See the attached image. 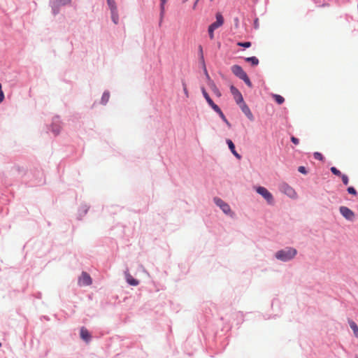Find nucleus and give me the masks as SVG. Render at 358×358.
<instances>
[{
    "label": "nucleus",
    "mask_w": 358,
    "mask_h": 358,
    "mask_svg": "<svg viewBox=\"0 0 358 358\" xmlns=\"http://www.w3.org/2000/svg\"><path fill=\"white\" fill-rule=\"evenodd\" d=\"M246 62H250L252 66H257L259 64V59L256 57H246Z\"/></svg>",
    "instance_id": "nucleus-20"
},
{
    "label": "nucleus",
    "mask_w": 358,
    "mask_h": 358,
    "mask_svg": "<svg viewBox=\"0 0 358 358\" xmlns=\"http://www.w3.org/2000/svg\"><path fill=\"white\" fill-rule=\"evenodd\" d=\"M214 31L215 30L213 29H212L210 27H208V32L209 38L211 40L214 39Z\"/></svg>",
    "instance_id": "nucleus-29"
},
{
    "label": "nucleus",
    "mask_w": 358,
    "mask_h": 358,
    "mask_svg": "<svg viewBox=\"0 0 358 358\" xmlns=\"http://www.w3.org/2000/svg\"><path fill=\"white\" fill-rule=\"evenodd\" d=\"M182 85H183L184 92L186 94V96H188V91H187V85H186V84L185 83H183Z\"/></svg>",
    "instance_id": "nucleus-35"
},
{
    "label": "nucleus",
    "mask_w": 358,
    "mask_h": 358,
    "mask_svg": "<svg viewBox=\"0 0 358 358\" xmlns=\"http://www.w3.org/2000/svg\"><path fill=\"white\" fill-rule=\"evenodd\" d=\"M331 171L333 174L337 176H340L342 175V173H341V171L339 170H338L336 167L334 166H332L331 168Z\"/></svg>",
    "instance_id": "nucleus-26"
},
{
    "label": "nucleus",
    "mask_w": 358,
    "mask_h": 358,
    "mask_svg": "<svg viewBox=\"0 0 358 358\" xmlns=\"http://www.w3.org/2000/svg\"><path fill=\"white\" fill-rule=\"evenodd\" d=\"M273 96H274V99H275V101L278 104H282L284 102V101H285L284 98L282 96H280V95L275 94Z\"/></svg>",
    "instance_id": "nucleus-23"
},
{
    "label": "nucleus",
    "mask_w": 358,
    "mask_h": 358,
    "mask_svg": "<svg viewBox=\"0 0 358 358\" xmlns=\"http://www.w3.org/2000/svg\"><path fill=\"white\" fill-rule=\"evenodd\" d=\"M205 74H206V78H207V80H208V86L210 87V88L212 90V91L217 96H221V93L220 92V90H218V88L216 87L215 84L214 83V82L210 79L206 69H205Z\"/></svg>",
    "instance_id": "nucleus-11"
},
{
    "label": "nucleus",
    "mask_w": 358,
    "mask_h": 358,
    "mask_svg": "<svg viewBox=\"0 0 358 358\" xmlns=\"http://www.w3.org/2000/svg\"><path fill=\"white\" fill-rule=\"evenodd\" d=\"M357 358H358V357H357Z\"/></svg>",
    "instance_id": "nucleus-37"
},
{
    "label": "nucleus",
    "mask_w": 358,
    "mask_h": 358,
    "mask_svg": "<svg viewBox=\"0 0 358 358\" xmlns=\"http://www.w3.org/2000/svg\"><path fill=\"white\" fill-rule=\"evenodd\" d=\"M202 94L206 99L208 103L211 106V108L215 110L216 109V107H219L217 105H216L213 100L209 96L208 94L206 92V90L202 87L201 88Z\"/></svg>",
    "instance_id": "nucleus-13"
},
{
    "label": "nucleus",
    "mask_w": 358,
    "mask_h": 358,
    "mask_svg": "<svg viewBox=\"0 0 358 358\" xmlns=\"http://www.w3.org/2000/svg\"><path fill=\"white\" fill-rule=\"evenodd\" d=\"M2 87H1V84H0V103L3 101L4 99V94L2 91Z\"/></svg>",
    "instance_id": "nucleus-32"
},
{
    "label": "nucleus",
    "mask_w": 358,
    "mask_h": 358,
    "mask_svg": "<svg viewBox=\"0 0 358 358\" xmlns=\"http://www.w3.org/2000/svg\"><path fill=\"white\" fill-rule=\"evenodd\" d=\"M127 280L128 283L130 284L131 285L136 286L139 283L138 280L134 279L130 275H128Z\"/></svg>",
    "instance_id": "nucleus-21"
},
{
    "label": "nucleus",
    "mask_w": 358,
    "mask_h": 358,
    "mask_svg": "<svg viewBox=\"0 0 358 358\" xmlns=\"http://www.w3.org/2000/svg\"><path fill=\"white\" fill-rule=\"evenodd\" d=\"M78 283L81 286H87L92 284V278L88 273L83 272L79 278Z\"/></svg>",
    "instance_id": "nucleus-7"
},
{
    "label": "nucleus",
    "mask_w": 358,
    "mask_h": 358,
    "mask_svg": "<svg viewBox=\"0 0 358 358\" xmlns=\"http://www.w3.org/2000/svg\"><path fill=\"white\" fill-rule=\"evenodd\" d=\"M107 3L110 9L117 8L115 0H107Z\"/></svg>",
    "instance_id": "nucleus-25"
},
{
    "label": "nucleus",
    "mask_w": 358,
    "mask_h": 358,
    "mask_svg": "<svg viewBox=\"0 0 358 358\" xmlns=\"http://www.w3.org/2000/svg\"><path fill=\"white\" fill-rule=\"evenodd\" d=\"M227 143L229 146V148L230 149L231 152L233 153V155L236 157L238 158V159H240L241 158V155L237 153V152L235 150V145L234 144V143L230 140V139H227Z\"/></svg>",
    "instance_id": "nucleus-14"
},
{
    "label": "nucleus",
    "mask_w": 358,
    "mask_h": 358,
    "mask_svg": "<svg viewBox=\"0 0 358 358\" xmlns=\"http://www.w3.org/2000/svg\"><path fill=\"white\" fill-rule=\"evenodd\" d=\"M341 179H342V181L343 182L344 185H347L349 182V179H348V176L345 175V174H342L341 176Z\"/></svg>",
    "instance_id": "nucleus-30"
},
{
    "label": "nucleus",
    "mask_w": 358,
    "mask_h": 358,
    "mask_svg": "<svg viewBox=\"0 0 358 358\" xmlns=\"http://www.w3.org/2000/svg\"><path fill=\"white\" fill-rule=\"evenodd\" d=\"M214 202L217 206H219L221 208L223 213H225L226 215H229L230 216H232L234 215V213L231 211L229 205L225 203L221 199L215 197L214 198Z\"/></svg>",
    "instance_id": "nucleus-2"
},
{
    "label": "nucleus",
    "mask_w": 358,
    "mask_h": 358,
    "mask_svg": "<svg viewBox=\"0 0 358 358\" xmlns=\"http://www.w3.org/2000/svg\"><path fill=\"white\" fill-rule=\"evenodd\" d=\"M256 191L266 199L268 204L273 203V196L266 188L264 187H258L256 188Z\"/></svg>",
    "instance_id": "nucleus-3"
},
{
    "label": "nucleus",
    "mask_w": 358,
    "mask_h": 358,
    "mask_svg": "<svg viewBox=\"0 0 358 358\" xmlns=\"http://www.w3.org/2000/svg\"><path fill=\"white\" fill-rule=\"evenodd\" d=\"M280 190L290 198H295L296 196L295 190L286 183L280 185Z\"/></svg>",
    "instance_id": "nucleus-5"
},
{
    "label": "nucleus",
    "mask_w": 358,
    "mask_h": 358,
    "mask_svg": "<svg viewBox=\"0 0 358 358\" xmlns=\"http://www.w3.org/2000/svg\"><path fill=\"white\" fill-rule=\"evenodd\" d=\"M109 97H110V94L108 92H104L103 96H102V98H101V103H103V104H106L108 99H109Z\"/></svg>",
    "instance_id": "nucleus-22"
},
{
    "label": "nucleus",
    "mask_w": 358,
    "mask_h": 358,
    "mask_svg": "<svg viewBox=\"0 0 358 358\" xmlns=\"http://www.w3.org/2000/svg\"><path fill=\"white\" fill-rule=\"evenodd\" d=\"M349 322V324H350V328L352 329V330L354 332V334L356 337H358V326L357 325V324L352 321V320H349L348 321Z\"/></svg>",
    "instance_id": "nucleus-18"
},
{
    "label": "nucleus",
    "mask_w": 358,
    "mask_h": 358,
    "mask_svg": "<svg viewBox=\"0 0 358 358\" xmlns=\"http://www.w3.org/2000/svg\"><path fill=\"white\" fill-rule=\"evenodd\" d=\"M71 3V0H52V7L53 13L56 15L59 11V7L61 6H65Z\"/></svg>",
    "instance_id": "nucleus-6"
},
{
    "label": "nucleus",
    "mask_w": 358,
    "mask_h": 358,
    "mask_svg": "<svg viewBox=\"0 0 358 358\" xmlns=\"http://www.w3.org/2000/svg\"><path fill=\"white\" fill-rule=\"evenodd\" d=\"M298 171L300 173H303V174H306L307 173L306 168L304 166H302L299 167Z\"/></svg>",
    "instance_id": "nucleus-33"
},
{
    "label": "nucleus",
    "mask_w": 358,
    "mask_h": 358,
    "mask_svg": "<svg viewBox=\"0 0 358 358\" xmlns=\"http://www.w3.org/2000/svg\"><path fill=\"white\" fill-rule=\"evenodd\" d=\"M251 45H252V43L249 41L237 43V45H238L240 47H243V48H250L251 46Z\"/></svg>",
    "instance_id": "nucleus-24"
},
{
    "label": "nucleus",
    "mask_w": 358,
    "mask_h": 358,
    "mask_svg": "<svg viewBox=\"0 0 358 358\" xmlns=\"http://www.w3.org/2000/svg\"><path fill=\"white\" fill-rule=\"evenodd\" d=\"M230 91H231V93L233 94L234 98L236 102L237 103V104H239L240 102H243V96L236 87H235L234 85H231L230 87Z\"/></svg>",
    "instance_id": "nucleus-10"
},
{
    "label": "nucleus",
    "mask_w": 358,
    "mask_h": 358,
    "mask_svg": "<svg viewBox=\"0 0 358 358\" xmlns=\"http://www.w3.org/2000/svg\"><path fill=\"white\" fill-rule=\"evenodd\" d=\"M347 190L348 193L350 194H352L354 196H356L357 194L356 189L353 187H349Z\"/></svg>",
    "instance_id": "nucleus-31"
},
{
    "label": "nucleus",
    "mask_w": 358,
    "mask_h": 358,
    "mask_svg": "<svg viewBox=\"0 0 358 358\" xmlns=\"http://www.w3.org/2000/svg\"><path fill=\"white\" fill-rule=\"evenodd\" d=\"M296 253L297 252L296 249L293 248H287L284 250L278 251L275 253V257L281 261L287 262L293 259L296 256Z\"/></svg>",
    "instance_id": "nucleus-1"
},
{
    "label": "nucleus",
    "mask_w": 358,
    "mask_h": 358,
    "mask_svg": "<svg viewBox=\"0 0 358 358\" xmlns=\"http://www.w3.org/2000/svg\"><path fill=\"white\" fill-rule=\"evenodd\" d=\"M110 12H111L112 20H113V22L115 24H117L118 23V21H119V16H118L117 9V8L110 9Z\"/></svg>",
    "instance_id": "nucleus-16"
},
{
    "label": "nucleus",
    "mask_w": 358,
    "mask_h": 358,
    "mask_svg": "<svg viewBox=\"0 0 358 358\" xmlns=\"http://www.w3.org/2000/svg\"><path fill=\"white\" fill-rule=\"evenodd\" d=\"M216 21L212 23L209 27H210L214 30L218 29L224 24V17L220 13H217L215 15Z\"/></svg>",
    "instance_id": "nucleus-8"
},
{
    "label": "nucleus",
    "mask_w": 358,
    "mask_h": 358,
    "mask_svg": "<svg viewBox=\"0 0 358 358\" xmlns=\"http://www.w3.org/2000/svg\"><path fill=\"white\" fill-rule=\"evenodd\" d=\"M160 18L162 21L165 12V4L166 3V0H160Z\"/></svg>",
    "instance_id": "nucleus-19"
},
{
    "label": "nucleus",
    "mask_w": 358,
    "mask_h": 358,
    "mask_svg": "<svg viewBox=\"0 0 358 358\" xmlns=\"http://www.w3.org/2000/svg\"><path fill=\"white\" fill-rule=\"evenodd\" d=\"M80 337L87 342H88L91 338L90 334L85 327H82L80 329Z\"/></svg>",
    "instance_id": "nucleus-15"
},
{
    "label": "nucleus",
    "mask_w": 358,
    "mask_h": 358,
    "mask_svg": "<svg viewBox=\"0 0 358 358\" xmlns=\"http://www.w3.org/2000/svg\"><path fill=\"white\" fill-rule=\"evenodd\" d=\"M341 214L348 220L353 221L355 215L354 212L346 206H341L339 208Z\"/></svg>",
    "instance_id": "nucleus-4"
},
{
    "label": "nucleus",
    "mask_w": 358,
    "mask_h": 358,
    "mask_svg": "<svg viewBox=\"0 0 358 358\" xmlns=\"http://www.w3.org/2000/svg\"><path fill=\"white\" fill-rule=\"evenodd\" d=\"M231 69L232 73L235 76L238 77L240 79H242L247 75L246 73L242 69V67L238 65L232 66Z\"/></svg>",
    "instance_id": "nucleus-12"
},
{
    "label": "nucleus",
    "mask_w": 358,
    "mask_h": 358,
    "mask_svg": "<svg viewBox=\"0 0 358 358\" xmlns=\"http://www.w3.org/2000/svg\"><path fill=\"white\" fill-rule=\"evenodd\" d=\"M242 112L246 115V117L250 120L252 121L254 120V116L248 106V105L243 101V102H240L238 104Z\"/></svg>",
    "instance_id": "nucleus-9"
},
{
    "label": "nucleus",
    "mask_w": 358,
    "mask_h": 358,
    "mask_svg": "<svg viewBox=\"0 0 358 358\" xmlns=\"http://www.w3.org/2000/svg\"><path fill=\"white\" fill-rule=\"evenodd\" d=\"M241 80H243L248 87H252V83L250 80V79L247 75L244 78H243Z\"/></svg>",
    "instance_id": "nucleus-28"
},
{
    "label": "nucleus",
    "mask_w": 358,
    "mask_h": 358,
    "mask_svg": "<svg viewBox=\"0 0 358 358\" xmlns=\"http://www.w3.org/2000/svg\"><path fill=\"white\" fill-rule=\"evenodd\" d=\"M215 111L220 115V117L222 118V120L227 124L228 127H231V124L229 122V121L227 120L225 115L221 110V109L219 107H216V109Z\"/></svg>",
    "instance_id": "nucleus-17"
},
{
    "label": "nucleus",
    "mask_w": 358,
    "mask_h": 358,
    "mask_svg": "<svg viewBox=\"0 0 358 358\" xmlns=\"http://www.w3.org/2000/svg\"><path fill=\"white\" fill-rule=\"evenodd\" d=\"M291 141L295 145H298L299 143V139L294 136L291 137Z\"/></svg>",
    "instance_id": "nucleus-34"
},
{
    "label": "nucleus",
    "mask_w": 358,
    "mask_h": 358,
    "mask_svg": "<svg viewBox=\"0 0 358 358\" xmlns=\"http://www.w3.org/2000/svg\"><path fill=\"white\" fill-rule=\"evenodd\" d=\"M313 156H314V158L315 159H317V160H320V161H322L324 159V157H323L322 155L320 152H315L313 154Z\"/></svg>",
    "instance_id": "nucleus-27"
},
{
    "label": "nucleus",
    "mask_w": 358,
    "mask_h": 358,
    "mask_svg": "<svg viewBox=\"0 0 358 358\" xmlns=\"http://www.w3.org/2000/svg\"><path fill=\"white\" fill-rule=\"evenodd\" d=\"M1 346V343H0V347Z\"/></svg>",
    "instance_id": "nucleus-36"
}]
</instances>
